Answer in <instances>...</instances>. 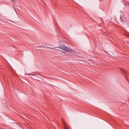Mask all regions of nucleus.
<instances>
[{"label":"nucleus","instance_id":"5","mask_svg":"<svg viewBox=\"0 0 129 129\" xmlns=\"http://www.w3.org/2000/svg\"><path fill=\"white\" fill-rule=\"evenodd\" d=\"M28 75H37V74H29Z\"/></svg>","mask_w":129,"mask_h":129},{"label":"nucleus","instance_id":"4","mask_svg":"<svg viewBox=\"0 0 129 129\" xmlns=\"http://www.w3.org/2000/svg\"><path fill=\"white\" fill-rule=\"evenodd\" d=\"M62 122L63 124L66 126L67 124H66V122H65V121H62Z\"/></svg>","mask_w":129,"mask_h":129},{"label":"nucleus","instance_id":"7","mask_svg":"<svg viewBox=\"0 0 129 129\" xmlns=\"http://www.w3.org/2000/svg\"><path fill=\"white\" fill-rule=\"evenodd\" d=\"M38 75H40L41 76V75H40V74H39Z\"/></svg>","mask_w":129,"mask_h":129},{"label":"nucleus","instance_id":"6","mask_svg":"<svg viewBox=\"0 0 129 129\" xmlns=\"http://www.w3.org/2000/svg\"><path fill=\"white\" fill-rule=\"evenodd\" d=\"M12 2H17V0H10Z\"/></svg>","mask_w":129,"mask_h":129},{"label":"nucleus","instance_id":"1","mask_svg":"<svg viewBox=\"0 0 129 129\" xmlns=\"http://www.w3.org/2000/svg\"><path fill=\"white\" fill-rule=\"evenodd\" d=\"M58 48V49H61V50H63V51H66V52H72V50L71 49H69L68 47L65 46V45H61L59 46V47H56Z\"/></svg>","mask_w":129,"mask_h":129},{"label":"nucleus","instance_id":"3","mask_svg":"<svg viewBox=\"0 0 129 129\" xmlns=\"http://www.w3.org/2000/svg\"><path fill=\"white\" fill-rule=\"evenodd\" d=\"M125 6H127V7H129V3H124Z\"/></svg>","mask_w":129,"mask_h":129},{"label":"nucleus","instance_id":"2","mask_svg":"<svg viewBox=\"0 0 129 129\" xmlns=\"http://www.w3.org/2000/svg\"><path fill=\"white\" fill-rule=\"evenodd\" d=\"M58 40H59V41H58V42L59 43H61V42H63V39H62V38H61V37H58Z\"/></svg>","mask_w":129,"mask_h":129}]
</instances>
